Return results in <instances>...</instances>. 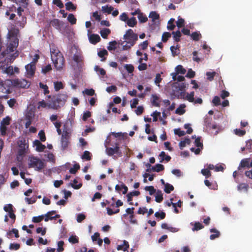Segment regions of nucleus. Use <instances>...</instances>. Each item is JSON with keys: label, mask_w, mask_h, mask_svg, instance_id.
Segmentation results:
<instances>
[{"label": "nucleus", "mask_w": 252, "mask_h": 252, "mask_svg": "<svg viewBox=\"0 0 252 252\" xmlns=\"http://www.w3.org/2000/svg\"><path fill=\"white\" fill-rule=\"evenodd\" d=\"M56 211H51L47 212L44 216V220L45 221H48L49 220H56L57 218H59L60 217V215L58 214H56Z\"/></svg>", "instance_id": "11"}, {"label": "nucleus", "mask_w": 252, "mask_h": 252, "mask_svg": "<svg viewBox=\"0 0 252 252\" xmlns=\"http://www.w3.org/2000/svg\"><path fill=\"white\" fill-rule=\"evenodd\" d=\"M33 144L34 146H36V150L37 152H43L46 148L45 146L42 144L38 140H35L33 141Z\"/></svg>", "instance_id": "16"}, {"label": "nucleus", "mask_w": 252, "mask_h": 252, "mask_svg": "<svg viewBox=\"0 0 252 252\" xmlns=\"http://www.w3.org/2000/svg\"><path fill=\"white\" fill-rule=\"evenodd\" d=\"M67 97V95L65 94H60L57 95H54L48 103V107L53 109H58L65 104Z\"/></svg>", "instance_id": "2"}, {"label": "nucleus", "mask_w": 252, "mask_h": 252, "mask_svg": "<svg viewBox=\"0 0 252 252\" xmlns=\"http://www.w3.org/2000/svg\"><path fill=\"white\" fill-rule=\"evenodd\" d=\"M210 231L211 233H214V234H211L210 236V239L211 240H214L220 237V232L216 228H212Z\"/></svg>", "instance_id": "23"}, {"label": "nucleus", "mask_w": 252, "mask_h": 252, "mask_svg": "<svg viewBox=\"0 0 252 252\" xmlns=\"http://www.w3.org/2000/svg\"><path fill=\"white\" fill-rule=\"evenodd\" d=\"M83 93H85L87 95L93 96L95 92L94 90L93 89H86L84 91H83Z\"/></svg>", "instance_id": "61"}, {"label": "nucleus", "mask_w": 252, "mask_h": 252, "mask_svg": "<svg viewBox=\"0 0 252 252\" xmlns=\"http://www.w3.org/2000/svg\"><path fill=\"white\" fill-rule=\"evenodd\" d=\"M12 86V80L7 79L4 81H0V91L3 93H10L9 87Z\"/></svg>", "instance_id": "8"}, {"label": "nucleus", "mask_w": 252, "mask_h": 252, "mask_svg": "<svg viewBox=\"0 0 252 252\" xmlns=\"http://www.w3.org/2000/svg\"><path fill=\"white\" fill-rule=\"evenodd\" d=\"M65 5L66 9L68 11H70L71 10H75L76 9V7L71 1L66 2L65 4Z\"/></svg>", "instance_id": "37"}, {"label": "nucleus", "mask_w": 252, "mask_h": 252, "mask_svg": "<svg viewBox=\"0 0 252 252\" xmlns=\"http://www.w3.org/2000/svg\"><path fill=\"white\" fill-rule=\"evenodd\" d=\"M80 165L78 164H75L73 167L69 169V172L71 174H75L77 171L80 169Z\"/></svg>", "instance_id": "44"}, {"label": "nucleus", "mask_w": 252, "mask_h": 252, "mask_svg": "<svg viewBox=\"0 0 252 252\" xmlns=\"http://www.w3.org/2000/svg\"><path fill=\"white\" fill-rule=\"evenodd\" d=\"M19 45V40H8V42L7 43L6 49L1 52V55L3 57H5L6 55L12 52L16 49Z\"/></svg>", "instance_id": "6"}, {"label": "nucleus", "mask_w": 252, "mask_h": 252, "mask_svg": "<svg viewBox=\"0 0 252 252\" xmlns=\"http://www.w3.org/2000/svg\"><path fill=\"white\" fill-rule=\"evenodd\" d=\"M210 127L212 129H214L215 130L214 132H212V133L214 134V135H217L220 130V127L219 126H218L216 124H212V125H211V126H210Z\"/></svg>", "instance_id": "48"}, {"label": "nucleus", "mask_w": 252, "mask_h": 252, "mask_svg": "<svg viewBox=\"0 0 252 252\" xmlns=\"http://www.w3.org/2000/svg\"><path fill=\"white\" fill-rule=\"evenodd\" d=\"M113 7L111 6H105L102 7V10L104 13H107L108 14H110L111 12L113 10Z\"/></svg>", "instance_id": "45"}, {"label": "nucleus", "mask_w": 252, "mask_h": 252, "mask_svg": "<svg viewBox=\"0 0 252 252\" xmlns=\"http://www.w3.org/2000/svg\"><path fill=\"white\" fill-rule=\"evenodd\" d=\"M51 59L56 70H61L65 63V60L61 52L57 49H51Z\"/></svg>", "instance_id": "1"}, {"label": "nucleus", "mask_w": 252, "mask_h": 252, "mask_svg": "<svg viewBox=\"0 0 252 252\" xmlns=\"http://www.w3.org/2000/svg\"><path fill=\"white\" fill-rule=\"evenodd\" d=\"M67 20L71 25H74L76 23L77 20L73 14H68Z\"/></svg>", "instance_id": "40"}, {"label": "nucleus", "mask_w": 252, "mask_h": 252, "mask_svg": "<svg viewBox=\"0 0 252 252\" xmlns=\"http://www.w3.org/2000/svg\"><path fill=\"white\" fill-rule=\"evenodd\" d=\"M29 167L35 168L36 170L40 171L44 167V163L37 157H30Z\"/></svg>", "instance_id": "5"}, {"label": "nucleus", "mask_w": 252, "mask_h": 252, "mask_svg": "<svg viewBox=\"0 0 252 252\" xmlns=\"http://www.w3.org/2000/svg\"><path fill=\"white\" fill-rule=\"evenodd\" d=\"M250 162V158H244L241 160L239 165L238 167V172H241V170L242 169V168H249V163Z\"/></svg>", "instance_id": "14"}, {"label": "nucleus", "mask_w": 252, "mask_h": 252, "mask_svg": "<svg viewBox=\"0 0 252 252\" xmlns=\"http://www.w3.org/2000/svg\"><path fill=\"white\" fill-rule=\"evenodd\" d=\"M27 76L31 77L33 76L35 70V65L30 63L25 66Z\"/></svg>", "instance_id": "12"}, {"label": "nucleus", "mask_w": 252, "mask_h": 252, "mask_svg": "<svg viewBox=\"0 0 252 252\" xmlns=\"http://www.w3.org/2000/svg\"><path fill=\"white\" fill-rule=\"evenodd\" d=\"M237 190L240 192H247L249 189V186L247 183H240L237 186Z\"/></svg>", "instance_id": "19"}, {"label": "nucleus", "mask_w": 252, "mask_h": 252, "mask_svg": "<svg viewBox=\"0 0 252 252\" xmlns=\"http://www.w3.org/2000/svg\"><path fill=\"white\" fill-rule=\"evenodd\" d=\"M143 59L140 58L139 60V62L140 63L138 66V68L140 71L145 70L147 68V65L145 63H142Z\"/></svg>", "instance_id": "39"}, {"label": "nucleus", "mask_w": 252, "mask_h": 252, "mask_svg": "<svg viewBox=\"0 0 252 252\" xmlns=\"http://www.w3.org/2000/svg\"><path fill=\"white\" fill-rule=\"evenodd\" d=\"M172 34H173V38L175 41L179 42L180 41V37L182 34L179 30L176 32H173Z\"/></svg>", "instance_id": "34"}, {"label": "nucleus", "mask_w": 252, "mask_h": 252, "mask_svg": "<svg viewBox=\"0 0 252 252\" xmlns=\"http://www.w3.org/2000/svg\"><path fill=\"white\" fill-rule=\"evenodd\" d=\"M51 25L56 29L59 30L61 29V21L58 19H54L51 21Z\"/></svg>", "instance_id": "26"}, {"label": "nucleus", "mask_w": 252, "mask_h": 252, "mask_svg": "<svg viewBox=\"0 0 252 252\" xmlns=\"http://www.w3.org/2000/svg\"><path fill=\"white\" fill-rule=\"evenodd\" d=\"M166 214L164 212L161 211L160 212H157L155 214V216L157 218H160L161 220L164 219Z\"/></svg>", "instance_id": "58"}, {"label": "nucleus", "mask_w": 252, "mask_h": 252, "mask_svg": "<svg viewBox=\"0 0 252 252\" xmlns=\"http://www.w3.org/2000/svg\"><path fill=\"white\" fill-rule=\"evenodd\" d=\"M19 32V31L18 29H15L14 28H11L10 30H8V32L7 34V38L8 40H15V39L19 40L18 38Z\"/></svg>", "instance_id": "10"}, {"label": "nucleus", "mask_w": 252, "mask_h": 252, "mask_svg": "<svg viewBox=\"0 0 252 252\" xmlns=\"http://www.w3.org/2000/svg\"><path fill=\"white\" fill-rule=\"evenodd\" d=\"M120 148L119 146H116L114 148H107L106 153L109 156H112L115 154H118L119 152Z\"/></svg>", "instance_id": "17"}, {"label": "nucleus", "mask_w": 252, "mask_h": 252, "mask_svg": "<svg viewBox=\"0 0 252 252\" xmlns=\"http://www.w3.org/2000/svg\"><path fill=\"white\" fill-rule=\"evenodd\" d=\"M70 137V135H65L63 136V135H62V138H61V147L62 149L63 150H65L69 144V139Z\"/></svg>", "instance_id": "15"}, {"label": "nucleus", "mask_w": 252, "mask_h": 252, "mask_svg": "<svg viewBox=\"0 0 252 252\" xmlns=\"http://www.w3.org/2000/svg\"><path fill=\"white\" fill-rule=\"evenodd\" d=\"M155 200L158 203H160L163 200V194L161 190H158L156 193Z\"/></svg>", "instance_id": "29"}, {"label": "nucleus", "mask_w": 252, "mask_h": 252, "mask_svg": "<svg viewBox=\"0 0 252 252\" xmlns=\"http://www.w3.org/2000/svg\"><path fill=\"white\" fill-rule=\"evenodd\" d=\"M90 153L88 151H85L82 155L81 158L83 159L87 160H90L91 159V156H90Z\"/></svg>", "instance_id": "49"}, {"label": "nucleus", "mask_w": 252, "mask_h": 252, "mask_svg": "<svg viewBox=\"0 0 252 252\" xmlns=\"http://www.w3.org/2000/svg\"><path fill=\"white\" fill-rule=\"evenodd\" d=\"M39 87L40 88L44 89V94H48L49 93V91L48 90V87L46 84H43L42 83L40 82Z\"/></svg>", "instance_id": "55"}, {"label": "nucleus", "mask_w": 252, "mask_h": 252, "mask_svg": "<svg viewBox=\"0 0 252 252\" xmlns=\"http://www.w3.org/2000/svg\"><path fill=\"white\" fill-rule=\"evenodd\" d=\"M145 189L146 191H148L149 192L150 195H152L154 194L156 192V189H155L153 186H146L145 188Z\"/></svg>", "instance_id": "53"}, {"label": "nucleus", "mask_w": 252, "mask_h": 252, "mask_svg": "<svg viewBox=\"0 0 252 252\" xmlns=\"http://www.w3.org/2000/svg\"><path fill=\"white\" fill-rule=\"evenodd\" d=\"M174 187L172 185L169 183H166L165 184L164 191L166 193H170L172 191L174 190Z\"/></svg>", "instance_id": "33"}, {"label": "nucleus", "mask_w": 252, "mask_h": 252, "mask_svg": "<svg viewBox=\"0 0 252 252\" xmlns=\"http://www.w3.org/2000/svg\"><path fill=\"white\" fill-rule=\"evenodd\" d=\"M190 36L193 40L197 41L200 39L201 34L200 33L194 32L191 34Z\"/></svg>", "instance_id": "35"}, {"label": "nucleus", "mask_w": 252, "mask_h": 252, "mask_svg": "<svg viewBox=\"0 0 252 252\" xmlns=\"http://www.w3.org/2000/svg\"><path fill=\"white\" fill-rule=\"evenodd\" d=\"M159 157H160V158H161V159L160 160V162H162L164 160L166 162H169L171 158L170 156H169L168 155H166L165 152L163 151L161 152L160 153Z\"/></svg>", "instance_id": "24"}, {"label": "nucleus", "mask_w": 252, "mask_h": 252, "mask_svg": "<svg viewBox=\"0 0 252 252\" xmlns=\"http://www.w3.org/2000/svg\"><path fill=\"white\" fill-rule=\"evenodd\" d=\"M173 94L177 98H184L185 96L184 91L186 88V84L185 83H179L177 82L174 83L172 87Z\"/></svg>", "instance_id": "4"}, {"label": "nucleus", "mask_w": 252, "mask_h": 252, "mask_svg": "<svg viewBox=\"0 0 252 252\" xmlns=\"http://www.w3.org/2000/svg\"><path fill=\"white\" fill-rule=\"evenodd\" d=\"M185 107L186 106L185 104H181L179 107L176 109L175 113L180 115H183L186 112V110L184 109Z\"/></svg>", "instance_id": "28"}, {"label": "nucleus", "mask_w": 252, "mask_h": 252, "mask_svg": "<svg viewBox=\"0 0 252 252\" xmlns=\"http://www.w3.org/2000/svg\"><path fill=\"white\" fill-rule=\"evenodd\" d=\"M110 32V30L109 29L105 28L100 31V34L102 38H107Z\"/></svg>", "instance_id": "32"}, {"label": "nucleus", "mask_w": 252, "mask_h": 252, "mask_svg": "<svg viewBox=\"0 0 252 252\" xmlns=\"http://www.w3.org/2000/svg\"><path fill=\"white\" fill-rule=\"evenodd\" d=\"M126 24L129 27H133L136 25L137 21L135 18L133 17L130 19L128 18V20L126 21Z\"/></svg>", "instance_id": "31"}, {"label": "nucleus", "mask_w": 252, "mask_h": 252, "mask_svg": "<svg viewBox=\"0 0 252 252\" xmlns=\"http://www.w3.org/2000/svg\"><path fill=\"white\" fill-rule=\"evenodd\" d=\"M10 118L8 116H7L5 118L3 119V120L1 121L0 125L3 126H7L10 124Z\"/></svg>", "instance_id": "64"}, {"label": "nucleus", "mask_w": 252, "mask_h": 252, "mask_svg": "<svg viewBox=\"0 0 252 252\" xmlns=\"http://www.w3.org/2000/svg\"><path fill=\"white\" fill-rule=\"evenodd\" d=\"M201 173L205 176L206 178H208L211 176V173L208 169H203L201 171Z\"/></svg>", "instance_id": "60"}, {"label": "nucleus", "mask_w": 252, "mask_h": 252, "mask_svg": "<svg viewBox=\"0 0 252 252\" xmlns=\"http://www.w3.org/2000/svg\"><path fill=\"white\" fill-rule=\"evenodd\" d=\"M73 184H71V186L74 189H79L82 186V184L81 183H80L78 185H76L78 183V181H77V179H76L73 180Z\"/></svg>", "instance_id": "54"}, {"label": "nucleus", "mask_w": 252, "mask_h": 252, "mask_svg": "<svg viewBox=\"0 0 252 252\" xmlns=\"http://www.w3.org/2000/svg\"><path fill=\"white\" fill-rule=\"evenodd\" d=\"M124 38L126 41L131 42V45H134L138 40V35L134 33L132 30L129 29L124 35Z\"/></svg>", "instance_id": "7"}, {"label": "nucleus", "mask_w": 252, "mask_h": 252, "mask_svg": "<svg viewBox=\"0 0 252 252\" xmlns=\"http://www.w3.org/2000/svg\"><path fill=\"white\" fill-rule=\"evenodd\" d=\"M68 123L66 122L64 124L63 126V132L62 135L63 136L69 135L70 134V128L68 126Z\"/></svg>", "instance_id": "30"}, {"label": "nucleus", "mask_w": 252, "mask_h": 252, "mask_svg": "<svg viewBox=\"0 0 252 252\" xmlns=\"http://www.w3.org/2000/svg\"><path fill=\"white\" fill-rule=\"evenodd\" d=\"M18 145L19 149L18 151L17 160L21 161L22 157L27 153L29 148L28 142L25 139H22L18 141Z\"/></svg>", "instance_id": "3"}, {"label": "nucleus", "mask_w": 252, "mask_h": 252, "mask_svg": "<svg viewBox=\"0 0 252 252\" xmlns=\"http://www.w3.org/2000/svg\"><path fill=\"white\" fill-rule=\"evenodd\" d=\"M246 153H244V154H246L252 152V140L250 139L246 141Z\"/></svg>", "instance_id": "27"}, {"label": "nucleus", "mask_w": 252, "mask_h": 252, "mask_svg": "<svg viewBox=\"0 0 252 252\" xmlns=\"http://www.w3.org/2000/svg\"><path fill=\"white\" fill-rule=\"evenodd\" d=\"M44 218V215L38 216L37 217H33L32 218V222L34 223H38L41 222Z\"/></svg>", "instance_id": "46"}, {"label": "nucleus", "mask_w": 252, "mask_h": 252, "mask_svg": "<svg viewBox=\"0 0 252 252\" xmlns=\"http://www.w3.org/2000/svg\"><path fill=\"white\" fill-rule=\"evenodd\" d=\"M129 247V245L128 242L126 240H124L123 244L118 245L117 247V250L118 251H123L124 252H126L128 250Z\"/></svg>", "instance_id": "18"}, {"label": "nucleus", "mask_w": 252, "mask_h": 252, "mask_svg": "<svg viewBox=\"0 0 252 252\" xmlns=\"http://www.w3.org/2000/svg\"><path fill=\"white\" fill-rule=\"evenodd\" d=\"M89 40L91 43L95 44L99 42L101 39L98 34H93L90 36Z\"/></svg>", "instance_id": "22"}, {"label": "nucleus", "mask_w": 252, "mask_h": 252, "mask_svg": "<svg viewBox=\"0 0 252 252\" xmlns=\"http://www.w3.org/2000/svg\"><path fill=\"white\" fill-rule=\"evenodd\" d=\"M109 45L107 47L109 51L114 50L116 48L117 42L116 41H111L109 43Z\"/></svg>", "instance_id": "51"}, {"label": "nucleus", "mask_w": 252, "mask_h": 252, "mask_svg": "<svg viewBox=\"0 0 252 252\" xmlns=\"http://www.w3.org/2000/svg\"><path fill=\"white\" fill-rule=\"evenodd\" d=\"M204 228V226L202 224L199 222H195L194 224V226L192 228L193 231H198Z\"/></svg>", "instance_id": "38"}, {"label": "nucleus", "mask_w": 252, "mask_h": 252, "mask_svg": "<svg viewBox=\"0 0 252 252\" xmlns=\"http://www.w3.org/2000/svg\"><path fill=\"white\" fill-rule=\"evenodd\" d=\"M149 17L152 18L153 21H155V20L159 18V14H158L156 11H151L149 14Z\"/></svg>", "instance_id": "41"}, {"label": "nucleus", "mask_w": 252, "mask_h": 252, "mask_svg": "<svg viewBox=\"0 0 252 252\" xmlns=\"http://www.w3.org/2000/svg\"><path fill=\"white\" fill-rule=\"evenodd\" d=\"M124 67L129 73H132L134 69L133 65L131 64H126Z\"/></svg>", "instance_id": "52"}, {"label": "nucleus", "mask_w": 252, "mask_h": 252, "mask_svg": "<svg viewBox=\"0 0 252 252\" xmlns=\"http://www.w3.org/2000/svg\"><path fill=\"white\" fill-rule=\"evenodd\" d=\"M194 92H192L189 94L188 93L186 96V98L189 102H193L194 101Z\"/></svg>", "instance_id": "50"}, {"label": "nucleus", "mask_w": 252, "mask_h": 252, "mask_svg": "<svg viewBox=\"0 0 252 252\" xmlns=\"http://www.w3.org/2000/svg\"><path fill=\"white\" fill-rule=\"evenodd\" d=\"M134 210V208H133V207L128 208L126 209V211L127 214L130 215L129 218H130V222L132 223H137L136 220H132V218H134V216L133 215Z\"/></svg>", "instance_id": "21"}, {"label": "nucleus", "mask_w": 252, "mask_h": 252, "mask_svg": "<svg viewBox=\"0 0 252 252\" xmlns=\"http://www.w3.org/2000/svg\"><path fill=\"white\" fill-rule=\"evenodd\" d=\"M54 88L56 91H59L60 90L63 88V86L61 82H56L54 83Z\"/></svg>", "instance_id": "47"}, {"label": "nucleus", "mask_w": 252, "mask_h": 252, "mask_svg": "<svg viewBox=\"0 0 252 252\" xmlns=\"http://www.w3.org/2000/svg\"><path fill=\"white\" fill-rule=\"evenodd\" d=\"M170 36L171 34L169 32H164L162 35V41L163 42H166Z\"/></svg>", "instance_id": "59"}, {"label": "nucleus", "mask_w": 252, "mask_h": 252, "mask_svg": "<svg viewBox=\"0 0 252 252\" xmlns=\"http://www.w3.org/2000/svg\"><path fill=\"white\" fill-rule=\"evenodd\" d=\"M175 70L176 74H184L186 72V70L181 65H177L175 68Z\"/></svg>", "instance_id": "36"}, {"label": "nucleus", "mask_w": 252, "mask_h": 252, "mask_svg": "<svg viewBox=\"0 0 252 252\" xmlns=\"http://www.w3.org/2000/svg\"><path fill=\"white\" fill-rule=\"evenodd\" d=\"M29 85L28 82L25 79H12V86L14 87L26 88Z\"/></svg>", "instance_id": "9"}, {"label": "nucleus", "mask_w": 252, "mask_h": 252, "mask_svg": "<svg viewBox=\"0 0 252 252\" xmlns=\"http://www.w3.org/2000/svg\"><path fill=\"white\" fill-rule=\"evenodd\" d=\"M161 100L160 97L156 94H152L151 97L152 105L155 107H159Z\"/></svg>", "instance_id": "13"}, {"label": "nucleus", "mask_w": 252, "mask_h": 252, "mask_svg": "<svg viewBox=\"0 0 252 252\" xmlns=\"http://www.w3.org/2000/svg\"><path fill=\"white\" fill-rule=\"evenodd\" d=\"M212 103L215 106H219L220 105V98L218 96H215L212 100Z\"/></svg>", "instance_id": "63"}, {"label": "nucleus", "mask_w": 252, "mask_h": 252, "mask_svg": "<svg viewBox=\"0 0 252 252\" xmlns=\"http://www.w3.org/2000/svg\"><path fill=\"white\" fill-rule=\"evenodd\" d=\"M73 60L77 63L82 62L83 61V57L81 54L77 52L73 56Z\"/></svg>", "instance_id": "25"}, {"label": "nucleus", "mask_w": 252, "mask_h": 252, "mask_svg": "<svg viewBox=\"0 0 252 252\" xmlns=\"http://www.w3.org/2000/svg\"><path fill=\"white\" fill-rule=\"evenodd\" d=\"M206 75L207 76V79L209 81H212L214 80V77L215 76H218V77L221 78V77L220 76L219 74L215 71L210 72L208 71L206 73Z\"/></svg>", "instance_id": "20"}, {"label": "nucleus", "mask_w": 252, "mask_h": 252, "mask_svg": "<svg viewBox=\"0 0 252 252\" xmlns=\"http://www.w3.org/2000/svg\"><path fill=\"white\" fill-rule=\"evenodd\" d=\"M64 245V242L63 241H59L58 243V247L57 252H62L64 251V248L63 246Z\"/></svg>", "instance_id": "62"}, {"label": "nucleus", "mask_w": 252, "mask_h": 252, "mask_svg": "<svg viewBox=\"0 0 252 252\" xmlns=\"http://www.w3.org/2000/svg\"><path fill=\"white\" fill-rule=\"evenodd\" d=\"M138 18L139 22L142 23H145L148 20L147 16L142 12L139 13V15H138Z\"/></svg>", "instance_id": "42"}, {"label": "nucleus", "mask_w": 252, "mask_h": 252, "mask_svg": "<svg viewBox=\"0 0 252 252\" xmlns=\"http://www.w3.org/2000/svg\"><path fill=\"white\" fill-rule=\"evenodd\" d=\"M234 133L239 136H243L246 134V131L245 130H241L240 129H235L234 130Z\"/></svg>", "instance_id": "56"}, {"label": "nucleus", "mask_w": 252, "mask_h": 252, "mask_svg": "<svg viewBox=\"0 0 252 252\" xmlns=\"http://www.w3.org/2000/svg\"><path fill=\"white\" fill-rule=\"evenodd\" d=\"M94 70L101 76H104L106 74V71L102 68L99 67L98 66L94 67Z\"/></svg>", "instance_id": "43"}, {"label": "nucleus", "mask_w": 252, "mask_h": 252, "mask_svg": "<svg viewBox=\"0 0 252 252\" xmlns=\"http://www.w3.org/2000/svg\"><path fill=\"white\" fill-rule=\"evenodd\" d=\"M176 25L179 28H182L185 25V20L182 18H179L178 21L176 22Z\"/></svg>", "instance_id": "57"}]
</instances>
